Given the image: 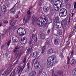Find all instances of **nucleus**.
I'll use <instances>...</instances> for the list:
<instances>
[{
  "mask_svg": "<svg viewBox=\"0 0 76 76\" xmlns=\"http://www.w3.org/2000/svg\"><path fill=\"white\" fill-rule=\"evenodd\" d=\"M73 54L71 53V58H72V57H73Z\"/></svg>",
  "mask_w": 76,
  "mask_h": 76,
  "instance_id": "49",
  "label": "nucleus"
},
{
  "mask_svg": "<svg viewBox=\"0 0 76 76\" xmlns=\"http://www.w3.org/2000/svg\"><path fill=\"white\" fill-rule=\"evenodd\" d=\"M62 52H63V51H64V50H62Z\"/></svg>",
  "mask_w": 76,
  "mask_h": 76,
  "instance_id": "60",
  "label": "nucleus"
},
{
  "mask_svg": "<svg viewBox=\"0 0 76 76\" xmlns=\"http://www.w3.org/2000/svg\"><path fill=\"white\" fill-rule=\"evenodd\" d=\"M66 23H64V22L62 23L61 25L63 28V29H66Z\"/></svg>",
  "mask_w": 76,
  "mask_h": 76,
  "instance_id": "17",
  "label": "nucleus"
},
{
  "mask_svg": "<svg viewBox=\"0 0 76 76\" xmlns=\"http://www.w3.org/2000/svg\"><path fill=\"white\" fill-rule=\"evenodd\" d=\"M73 15H72L71 17H73Z\"/></svg>",
  "mask_w": 76,
  "mask_h": 76,
  "instance_id": "61",
  "label": "nucleus"
},
{
  "mask_svg": "<svg viewBox=\"0 0 76 76\" xmlns=\"http://www.w3.org/2000/svg\"><path fill=\"white\" fill-rule=\"evenodd\" d=\"M12 22L13 21H12V20H10L9 21V22L10 23V26L9 29H10L11 28H12L14 26H15V24L17 22V20H15V21L13 23H12Z\"/></svg>",
  "mask_w": 76,
  "mask_h": 76,
  "instance_id": "6",
  "label": "nucleus"
},
{
  "mask_svg": "<svg viewBox=\"0 0 76 76\" xmlns=\"http://www.w3.org/2000/svg\"><path fill=\"white\" fill-rule=\"evenodd\" d=\"M48 7L47 6L44 7H43V10L45 12H47L48 11Z\"/></svg>",
  "mask_w": 76,
  "mask_h": 76,
  "instance_id": "20",
  "label": "nucleus"
},
{
  "mask_svg": "<svg viewBox=\"0 0 76 76\" xmlns=\"http://www.w3.org/2000/svg\"><path fill=\"white\" fill-rule=\"evenodd\" d=\"M15 6H14L13 8L11 9V13H13V14H15V13L16 12V11H15Z\"/></svg>",
  "mask_w": 76,
  "mask_h": 76,
  "instance_id": "22",
  "label": "nucleus"
},
{
  "mask_svg": "<svg viewBox=\"0 0 76 76\" xmlns=\"http://www.w3.org/2000/svg\"><path fill=\"white\" fill-rule=\"evenodd\" d=\"M0 26H1V24H0Z\"/></svg>",
  "mask_w": 76,
  "mask_h": 76,
  "instance_id": "62",
  "label": "nucleus"
},
{
  "mask_svg": "<svg viewBox=\"0 0 76 76\" xmlns=\"http://www.w3.org/2000/svg\"><path fill=\"white\" fill-rule=\"evenodd\" d=\"M54 13V10H51L50 11V13L51 14V15H53Z\"/></svg>",
  "mask_w": 76,
  "mask_h": 76,
  "instance_id": "30",
  "label": "nucleus"
},
{
  "mask_svg": "<svg viewBox=\"0 0 76 76\" xmlns=\"http://www.w3.org/2000/svg\"><path fill=\"white\" fill-rule=\"evenodd\" d=\"M9 22H8V21L7 20H6L4 21V23H8Z\"/></svg>",
  "mask_w": 76,
  "mask_h": 76,
  "instance_id": "43",
  "label": "nucleus"
},
{
  "mask_svg": "<svg viewBox=\"0 0 76 76\" xmlns=\"http://www.w3.org/2000/svg\"><path fill=\"white\" fill-rule=\"evenodd\" d=\"M45 46H44L42 49V54H43L44 53V52H45Z\"/></svg>",
  "mask_w": 76,
  "mask_h": 76,
  "instance_id": "23",
  "label": "nucleus"
},
{
  "mask_svg": "<svg viewBox=\"0 0 76 76\" xmlns=\"http://www.w3.org/2000/svg\"><path fill=\"white\" fill-rule=\"evenodd\" d=\"M72 74L74 75H76V69H75L72 71Z\"/></svg>",
  "mask_w": 76,
  "mask_h": 76,
  "instance_id": "29",
  "label": "nucleus"
},
{
  "mask_svg": "<svg viewBox=\"0 0 76 76\" xmlns=\"http://www.w3.org/2000/svg\"><path fill=\"white\" fill-rule=\"evenodd\" d=\"M66 7L67 9H70L72 7H71V4L69 3H68L66 4Z\"/></svg>",
  "mask_w": 76,
  "mask_h": 76,
  "instance_id": "21",
  "label": "nucleus"
},
{
  "mask_svg": "<svg viewBox=\"0 0 76 76\" xmlns=\"http://www.w3.org/2000/svg\"><path fill=\"white\" fill-rule=\"evenodd\" d=\"M67 15V10L66 9H62L60 10L59 16L60 17H62L63 16Z\"/></svg>",
  "mask_w": 76,
  "mask_h": 76,
  "instance_id": "3",
  "label": "nucleus"
},
{
  "mask_svg": "<svg viewBox=\"0 0 76 76\" xmlns=\"http://www.w3.org/2000/svg\"><path fill=\"white\" fill-rule=\"evenodd\" d=\"M13 42H15L18 41V37H14L12 38Z\"/></svg>",
  "mask_w": 76,
  "mask_h": 76,
  "instance_id": "18",
  "label": "nucleus"
},
{
  "mask_svg": "<svg viewBox=\"0 0 76 76\" xmlns=\"http://www.w3.org/2000/svg\"><path fill=\"white\" fill-rule=\"evenodd\" d=\"M47 75L45 72H44L42 73V76H47Z\"/></svg>",
  "mask_w": 76,
  "mask_h": 76,
  "instance_id": "35",
  "label": "nucleus"
},
{
  "mask_svg": "<svg viewBox=\"0 0 76 76\" xmlns=\"http://www.w3.org/2000/svg\"><path fill=\"white\" fill-rule=\"evenodd\" d=\"M34 66L35 68L38 69L39 67V64L38 62H37L34 63Z\"/></svg>",
  "mask_w": 76,
  "mask_h": 76,
  "instance_id": "15",
  "label": "nucleus"
},
{
  "mask_svg": "<svg viewBox=\"0 0 76 76\" xmlns=\"http://www.w3.org/2000/svg\"><path fill=\"white\" fill-rule=\"evenodd\" d=\"M50 31H51V30H49L48 31V34H49L50 32Z\"/></svg>",
  "mask_w": 76,
  "mask_h": 76,
  "instance_id": "50",
  "label": "nucleus"
},
{
  "mask_svg": "<svg viewBox=\"0 0 76 76\" xmlns=\"http://www.w3.org/2000/svg\"><path fill=\"white\" fill-rule=\"evenodd\" d=\"M60 57H61V58H64V56H63V54L62 53L60 54Z\"/></svg>",
  "mask_w": 76,
  "mask_h": 76,
  "instance_id": "40",
  "label": "nucleus"
},
{
  "mask_svg": "<svg viewBox=\"0 0 76 76\" xmlns=\"http://www.w3.org/2000/svg\"><path fill=\"white\" fill-rule=\"evenodd\" d=\"M58 60L57 59V57L55 56H53L49 57L47 60V63L48 65L50 66L52 61L53 62V63H57L58 62Z\"/></svg>",
  "mask_w": 76,
  "mask_h": 76,
  "instance_id": "2",
  "label": "nucleus"
},
{
  "mask_svg": "<svg viewBox=\"0 0 76 76\" xmlns=\"http://www.w3.org/2000/svg\"><path fill=\"white\" fill-rule=\"evenodd\" d=\"M8 59L10 60H12V59H13V56H10L8 58Z\"/></svg>",
  "mask_w": 76,
  "mask_h": 76,
  "instance_id": "34",
  "label": "nucleus"
},
{
  "mask_svg": "<svg viewBox=\"0 0 76 76\" xmlns=\"http://www.w3.org/2000/svg\"><path fill=\"white\" fill-rule=\"evenodd\" d=\"M14 28V29H16V26H15Z\"/></svg>",
  "mask_w": 76,
  "mask_h": 76,
  "instance_id": "54",
  "label": "nucleus"
},
{
  "mask_svg": "<svg viewBox=\"0 0 76 76\" xmlns=\"http://www.w3.org/2000/svg\"><path fill=\"white\" fill-rule=\"evenodd\" d=\"M73 53H74V52L73 51V50H72V52H71V54H73Z\"/></svg>",
  "mask_w": 76,
  "mask_h": 76,
  "instance_id": "53",
  "label": "nucleus"
},
{
  "mask_svg": "<svg viewBox=\"0 0 76 76\" xmlns=\"http://www.w3.org/2000/svg\"><path fill=\"white\" fill-rule=\"evenodd\" d=\"M72 15H74V13H72Z\"/></svg>",
  "mask_w": 76,
  "mask_h": 76,
  "instance_id": "57",
  "label": "nucleus"
},
{
  "mask_svg": "<svg viewBox=\"0 0 76 76\" xmlns=\"http://www.w3.org/2000/svg\"><path fill=\"white\" fill-rule=\"evenodd\" d=\"M20 54H21V53H20L18 55V56H17V58H18V59H19V58H20V56H21V55Z\"/></svg>",
  "mask_w": 76,
  "mask_h": 76,
  "instance_id": "39",
  "label": "nucleus"
},
{
  "mask_svg": "<svg viewBox=\"0 0 76 76\" xmlns=\"http://www.w3.org/2000/svg\"><path fill=\"white\" fill-rule=\"evenodd\" d=\"M59 74V75H61V74H62V72H61V71H60Z\"/></svg>",
  "mask_w": 76,
  "mask_h": 76,
  "instance_id": "52",
  "label": "nucleus"
},
{
  "mask_svg": "<svg viewBox=\"0 0 76 76\" xmlns=\"http://www.w3.org/2000/svg\"><path fill=\"white\" fill-rule=\"evenodd\" d=\"M35 37V34H33L32 35V37H31V38L30 40L29 43L30 45H31L33 43V40L34 39V38Z\"/></svg>",
  "mask_w": 76,
  "mask_h": 76,
  "instance_id": "9",
  "label": "nucleus"
},
{
  "mask_svg": "<svg viewBox=\"0 0 76 76\" xmlns=\"http://www.w3.org/2000/svg\"><path fill=\"white\" fill-rule=\"evenodd\" d=\"M19 18V17L18 16H17V17H16V18Z\"/></svg>",
  "mask_w": 76,
  "mask_h": 76,
  "instance_id": "56",
  "label": "nucleus"
},
{
  "mask_svg": "<svg viewBox=\"0 0 76 76\" xmlns=\"http://www.w3.org/2000/svg\"><path fill=\"white\" fill-rule=\"evenodd\" d=\"M37 38H38V37H37V36L36 37V40H37Z\"/></svg>",
  "mask_w": 76,
  "mask_h": 76,
  "instance_id": "58",
  "label": "nucleus"
},
{
  "mask_svg": "<svg viewBox=\"0 0 76 76\" xmlns=\"http://www.w3.org/2000/svg\"><path fill=\"white\" fill-rule=\"evenodd\" d=\"M20 46H18L17 47H16L14 50L13 52L14 53H18V52H19L20 51L19 49H20Z\"/></svg>",
  "mask_w": 76,
  "mask_h": 76,
  "instance_id": "10",
  "label": "nucleus"
},
{
  "mask_svg": "<svg viewBox=\"0 0 76 76\" xmlns=\"http://www.w3.org/2000/svg\"><path fill=\"white\" fill-rule=\"evenodd\" d=\"M12 68H10L8 69H7L5 72L4 73H3L2 74L3 76H7L9 73L12 72Z\"/></svg>",
  "mask_w": 76,
  "mask_h": 76,
  "instance_id": "5",
  "label": "nucleus"
},
{
  "mask_svg": "<svg viewBox=\"0 0 76 76\" xmlns=\"http://www.w3.org/2000/svg\"><path fill=\"white\" fill-rule=\"evenodd\" d=\"M26 58H24L23 63H25L26 62Z\"/></svg>",
  "mask_w": 76,
  "mask_h": 76,
  "instance_id": "44",
  "label": "nucleus"
},
{
  "mask_svg": "<svg viewBox=\"0 0 76 76\" xmlns=\"http://www.w3.org/2000/svg\"><path fill=\"white\" fill-rule=\"evenodd\" d=\"M76 3L75 2L74 3V8L73 10H76Z\"/></svg>",
  "mask_w": 76,
  "mask_h": 76,
  "instance_id": "36",
  "label": "nucleus"
},
{
  "mask_svg": "<svg viewBox=\"0 0 76 76\" xmlns=\"http://www.w3.org/2000/svg\"><path fill=\"white\" fill-rule=\"evenodd\" d=\"M10 42H11V40H9L7 43V45L8 46H9V45L10 44Z\"/></svg>",
  "mask_w": 76,
  "mask_h": 76,
  "instance_id": "37",
  "label": "nucleus"
},
{
  "mask_svg": "<svg viewBox=\"0 0 76 76\" xmlns=\"http://www.w3.org/2000/svg\"><path fill=\"white\" fill-rule=\"evenodd\" d=\"M50 3H54L55 1H56V0H48Z\"/></svg>",
  "mask_w": 76,
  "mask_h": 76,
  "instance_id": "38",
  "label": "nucleus"
},
{
  "mask_svg": "<svg viewBox=\"0 0 76 76\" xmlns=\"http://www.w3.org/2000/svg\"><path fill=\"white\" fill-rule=\"evenodd\" d=\"M27 14L28 15H27V18L26 19V20H25V21L26 23L28 22V20H29V18H31V11L29 10H28L27 12Z\"/></svg>",
  "mask_w": 76,
  "mask_h": 76,
  "instance_id": "7",
  "label": "nucleus"
},
{
  "mask_svg": "<svg viewBox=\"0 0 76 76\" xmlns=\"http://www.w3.org/2000/svg\"><path fill=\"white\" fill-rule=\"evenodd\" d=\"M60 42V40L58 38L55 39L54 40V43L55 44H57Z\"/></svg>",
  "mask_w": 76,
  "mask_h": 76,
  "instance_id": "16",
  "label": "nucleus"
},
{
  "mask_svg": "<svg viewBox=\"0 0 76 76\" xmlns=\"http://www.w3.org/2000/svg\"><path fill=\"white\" fill-rule=\"evenodd\" d=\"M1 9L2 10H3V11H4V12H6V6H2L1 7Z\"/></svg>",
  "mask_w": 76,
  "mask_h": 76,
  "instance_id": "25",
  "label": "nucleus"
},
{
  "mask_svg": "<svg viewBox=\"0 0 76 76\" xmlns=\"http://www.w3.org/2000/svg\"><path fill=\"white\" fill-rule=\"evenodd\" d=\"M4 34H3L2 35H1V37H0V38H4Z\"/></svg>",
  "mask_w": 76,
  "mask_h": 76,
  "instance_id": "45",
  "label": "nucleus"
},
{
  "mask_svg": "<svg viewBox=\"0 0 76 76\" xmlns=\"http://www.w3.org/2000/svg\"><path fill=\"white\" fill-rule=\"evenodd\" d=\"M31 50L30 49L28 48L27 51V53H29L31 52Z\"/></svg>",
  "mask_w": 76,
  "mask_h": 76,
  "instance_id": "41",
  "label": "nucleus"
},
{
  "mask_svg": "<svg viewBox=\"0 0 76 76\" xmlns=\"http://www.w3.org/2000/svg\"><path fill=\"white\" fill-rule=\"evenodd\" d=\"M18 61H17L16 62V63H17Z\"/></svg>",
  "mask_w": 76,
  "mask_h": 76,
  "instance_id": "64",
  "label": "nucleus"
},
{
  "mask_svg": "<svg viewBox=\"0 0 76 76\" xmlns=\"http://www.w3.org/2000/svg\"><path fill=\"white\" fill-rule=\"evenodd\" d=\"M62 31H59V32H58V34L59 35H62Z\"/></svg>",
  "mask_w": 76,
  "mask_h": 76,
  "instance_id": "33",
  "label": "nucleus"
},
{
  "mask_svg": "<svg viewBox=\"0 0 76 76\" xmlns=\"http://www.w3.org/2000/svg\"><path fill=\"white\" fill-rule=\"evenodd\" d=\"M59 4L60 5V7H61V2H59Z\"/></svg>",
  "mask_w": 76,
  "mask_h": 76,
  "instance_id": "48",
  "label": "nucleus"
},
{
  "mask_svg": "<svg viewBox=\"0 0 76 76\" xmlns=\"http://www.w3.org/2000/svg\"><path fill=\"white\" fill-rule=\"evenodd\" d=\"M38 55V52H34L32 54V57H37Z\"/></svg>",
  "mask_w": 76,
  "mask_h": 76,
  "instance_id": "14",
  "label": "nucleus"
},
{
  "mask_svg": "<svg viewBox=\"0 0 76 76\" xmlns=\"http://www.w3.org/2000/svg\"><path fill=\"white\" fill-rule=\"evenodd\" d=\"M57 1H57L55 2L54 5V9L55 10H56V11L59 10V7H58L57 6V5H58Z\"/></svg>",
  "mask_w": 76,
  "mask_h": 76,
  "instance_id": "8",
  "label": "nucleus"
},
{
  "mask_svg": "<svg viewBox=\"0 0 76 76\" xmlns=\"http://www.w3.org/2000/svg\"><path fill=\"white\" fill-rule=\"evenodd\" d=\"M38 73L39 74H41V73H42V70L41 69L39 70L38 72Z\"/></svg>",
  "mask_w": 76,
  "mask_h": 76,
  "instance_id": "42",
  "label": "nucleus"
},
{
  "mask_svg": "<svg viewBox=\"0 0 76 76\" xmlns=\"http://www.w3.org/2000/svg\"><path fill=\"white\" fill-rule=\"evenodd\" d=\"M27 67L28 69L29 70L31 69V65H30V63L28 62L27 65Z\"/></svg>",
  "mask_w": 76,
  "mask_h": 76,
  "instance_id": "26",
  "label": "nucleus"
},
{
  "mask_svg": "<svg viewBox=\"0 0 76 76\" xmlns=\"http://www.w3.org/2000/svg\"><path fill=\"white\" fill-rule=\"evenodd\" d=\"M43 3V1H40L39 3V6H42V5Z\"/></svg>",
  "mask_w": 76,
  "mask_h": 76,
  "instance_id": "31",
  "label": "nucleus"
},
{
  "mask_svg": "<svg viewBox=\"0 0 76 76\" xmlns=\"http://www.w3.org/2000/svg\"><path fill=\"white\" fill-rule=\"evenodd\" d=\"M18 35H24L26 34V31L24 29L20 28L18 29Z\"/></svg>",
  "mask_w": 76,
  "mask_h": 76,
  "instance_id": "4",
  "label": "nucleus"
},
{
  "mask_svg": "<svg viewBox=\"0 0 76 76\" xmlns=\"http://www.w3.org/2000/svg\"><path fill=\"white\" fill-rule=\"evenodd\" d=\"M27 39L26 37H23L21 39L20 43L22 44H24L26 42Z\"/></svg>",
  "mask_w": 76,
  "mask_h": 76,
  "instance_id": "12",
  "label": "nucleus"
},
{
  "mask_svg": "<svg viewBox=\"0 0 76 76\" xmlns=\"http://www.w3.org/2000/svg\"><path fill=\"white\" fill-rule=\"evenodd\" d=\"M58 22H59V18H58V17H57L55 18V23H57Z\"/></svg>",
  "mask_w": 76,
  "mask_h": 76,
  "instance_id": "24",
  "label": "nucleus"
},
{
  "mask_svg": "<svg viewBox=\"0 0 76 76\" xmlns=\"http://www.w3.org/2000/svg\"><path fill=\"white\" fill-rule=\"evenodd\" d=\"M34 76V73L33 72H31L29 73V76Z\"/></svg>",
  "mask_w": 76,
  "mask_h": 76,
  "instance_id": "32",
  "label": "nucleus"
},
{
  "mask_svg": "<svg viewBox=\"0 0 76 76\" xmlns=\"http://www.w3.org/2000/svg\"><path fill=\"white\" fill-rule=\"evenodd\" d=\"M4 45H2L1 48V50H2V49H3V48H4Z\"/></svg>",
  "mask_w": 76,
  "mask_h": 76,
  "instance_id": "46",
  "label": "nucleus"
},
{
  "mask_svg": "<svg viewBox=\"0 0 76 76\" xmlns=\"http://www.w3.org/2000/svg\"><path fill=\"white\" fill-rule=\"evenodd\" d=\"M76 63V60L75 58H73L71 61V64L72 66H74Z\"/></svg>",
  "mask_w": 76,
  "mask_h": 76,
  "instance_id": "13",
  "label": "nucleus"
},
{
  "mask_svg": "<svg viewBox=\"0 0 76 76\" xmlns=\"http://www.w3.org/2000/svg\"><path fill=\"white\" fill-rule=\"evenodd\" d=\"M64 1L66 3H67V2H68L69 0H64Z\"/></svg>",
  "mask_w": 76,
  "mask_h": 76,
  "instance_id": "51",
  "label": "nucleus"
},
{
  "mask_svg": "<svg viewBox=\"0 0 76 76\" xmlns=\"http://www.w3.org/2000/svg\"><path fill=\"white\" fill-rule=\"evenodd\" d=\"M54 29V26L53 25L52 26V29L53 30Z\"/></svg>",
  "mask_w": 76,
  "mask_h": 76,
  "instance_id": "47",
  "label": "nucleus"
},
{
  "mask_svg": "<svg viewBox=\"0 0 76 76\" xmlns=\"http://www.w3.org/2000/svg\"><path fill=\"white\" fill-rule=\"evenodd\" d=\"M39 35L42 39H45V35L43 33L42 31H41L39 33Z\"/></svg>",
  "mask_w": 76,
  "mask_h": 76,
  "instance_id": "11",
  "label": "nucleus"
},
{
  "mask_svg": "<svg viewBox=\"0 0 76 76\" xmlns=\"http://www.w3.org/2000/svg\"><path fill=\"white\" fill-rule=\"evenodd\" d=\"M67 64H69V63H70V58H69V56H68L67 57Z\"/></svg>",
  "mask_w": 76,
  "mask_h": 76,
  "instance_id": "28",
  "label": "nucleus"
},
{
  "mask_svg": "<svg viewBox=\"0 0 76 76\" xmlns=\"http://www.w3.org/2000/svg\"><path fill=\"white\" fill-rule=\"evenodd\" d=\"M70 19L69 20V22H70Z\"/></svg>",
  "mask_w": 76,
  "mask_h": 76,
  "instance_id": "59",
  "label": "nucleus"
},
{
  "mask_svg": "<svg viewBox=\"0 0 76 76\" xmlns=\"http://www.w3.org/2000/svg\"><path fill=\"white\" fill-rule=\"evenodd\" d=\"M52 66H53V65H54V64H53V63L52 64Z\"/></svg>",
  "mask_w": 76,
  "mask_h": 76,
  "instance_id": "63",
  "label": "nucleus"
},
{
  "mask_svg": "<svg viewBox=\"0 0 76 76\" xmlns=\"http://www.w3.org/2000/svg\"><path fill=\"white\" fill-rule=\"evenodd\" d=\"M32 19V24L34 25V24L36 22H38L37 25L38 26L42 28L45 27V22H47L48 21V19L47 17L44 15H42L41 17L37 19L35 18V16L33 15Z\"/></svg>",
  "mask_w": 76,
  "mask_h": 76,
  "instance_id": "1",
  "label": "nucleus"
},
{
  "mask_svg": "<svg viewBox=\"0 0 76 76\" xmlns=\"http://www.w3.org/2000/svg\"><path fill=\"white\" fill-rule=\"evenodd\" d=\"M76 29V26H75V27L74 28V30H75V29Z\"/></svg>",
  "mask_w": 76,
  "mask_h": 76,
  "instance_id": "55",
  "label": "nucleus"
},
{
  "mask_svg": "<svg viewBox=\"0 0 76 76\" xmlns=\"http://www.w3.org/2000/svg\"><path fill=\"white\" fill-rule=\"evenodd\" d=\"M60 24H61V23L60 22L57 23L56 27L57 29H59L61 27V26H60Z\"/></svg>",
  "mask_w": 76,
  "mask_h": 76,
  "instance_id": "19",
  "label": "nucleus"
},
{
  "mask_svg": "<svg viewBox=\"0 0 76 76\" xmlns=\"http://www.w3.org/2000/svg\"><path fill=\"white\" fill-rule=\"evenodd\" d=\"M53 53V50L52 49H50L48 50V54H51Z\"/></svg>",
  "mask_w": 76,
  "mask_h": 76,
  "instance_id": "27",
  "label": "nucleus"
}]
</instances>
